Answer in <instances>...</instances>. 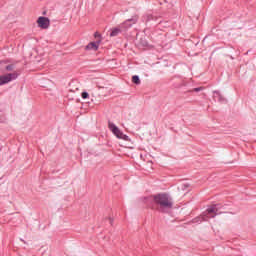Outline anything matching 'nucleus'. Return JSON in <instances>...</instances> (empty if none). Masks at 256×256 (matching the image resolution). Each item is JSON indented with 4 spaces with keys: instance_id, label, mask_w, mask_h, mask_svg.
I'll use <instances>...</instances> for the list:
<instances>
[{
    "instance_id": "obj_1",
    "label": "nucleus",
    "mask_w": 256,
    "mask_h": 256,
    "mask_svg": "<svg viewBox=\"0 0 256 256\" xmlns=\"http://www.w3.org/2000/svg\"><path fill=\"white\" fill-rule=\"evenodd\" d=\"M154 202L159 205L161 209H171L173 207V200L167 194H158L154 196Z\"/></svg>"
},
{
    "instance_id": "obj_2",
    "label": "nucleus",
    "mask_w": 256,
    "mask_h": 256,
    "mask_svg": "<svg viewBox=\"0 0 256 256\" xmlns=\"http://www.w3.org/2000/svg\"><path fill=\"white\" fill-rule=\"evenodd\" d=\"M108 128H109L110 131L113 133V135H115V137H117V139H122L123 141H131V139L129 138V136L125 135V134L119 129V127H117V125L113 124V122H109V123H108Z\"/></svg>"
},
{
    "instance_id": "obj_3",
    "label": "nucleus",
    "mask_w": 256,
    "mask_h": 256,
    "mask_svg": "<svg viewBox=\"0 0 256 256\" xmlns=\"http://www.w3.org/2000/svg\"><path fill=\"white\" fill-rule=\"evenodd\" d=\"M14 79H17V73H10L0 76V86L6 85V83H11Z\"/></svg>"
},
{
    "instance_id": "obj_4",
    "label": "nucleus",
    "mask_w": 256,
    "mask_h": 256,
    "mask_svg": "<svg viewBox=\"0 0 256 256\" xmlns=\"http://www.w3.org/2000/svg\"><path fill=\"white\" fill-rule=\"evenodd\" d=\"M37 25L40 29H49L51 21L47 17L40 16L37 20Z\"/></svg>"
},
{
    "instance_id": "obj_5",
    "label": "nucleus",
    "mask_w": 256,
    "mask_h": 256,
    "mask_svg": "<svg viewBox=\"0 0 256 256\" xmlns=\"http://www.w3.org/2000/svg\"><path fill=\"white\" fill-rule=\"evenodd\" d=\"M205 217L208 219H211L217 215V206L213 205L210 206L205 212H204Z\"/></svg>"
},
{
    "instance_id": "obj_6",
    "label": "nucleus",
    "mask_w": 256,
    "mask_h": 256,
    "mask_svg": "<svg viewBox=\"0 0 256 256\" xmlns=\"http://www.w3.org/2000/svg\"><path fill=\"white\" fill-rule=\"evenodd\" d=\"M101 43V39L97 40L96 42H90L87 46L86 49L90 51H97L99 49V44Z\"/></svg>"
},
{
    "instance_id": "obj_7",
    "label": "nucleus",
    "mask_w": 256,
    "mask_h": 256,
    "mask_svg": "<svg viewBox=\"0 0 256 256\" xmlns=\"http://www.w3.org/2000/svg\"><path fill=\"white\" fill-rule=\"evenodd\" d=\"M119 33H121V26L112 28L110 37H117V35H119Z\"/></svg>"
},
{
    "instance_id": "obj_8",
    "label": "nucleus",
    "mask_w": 256,
    "mask_h": 256,
    "mask_svg": "<svg viewBox=\"0 0 256 256\" xmlns=\"http://www.w3.org/2000/svg\"><path fill=\"white\" fill-rule=\"evenodd\" d=\"M132 82H134L135 85H141V79H139V76L137 75L132 77Z\"/></svg>"
},
{
    "instance_id": "obj_9",
    "label": "nucleus",
    "mask_w": 256,
    "mask_h": 256,
    "mask_svg": "<svg viewBox=\"0 0 256 256\" xmlns=\"http://www.w3.org/2000/svg\"><path fill=\"white\" fill-rule=\"evenodd\" d=\"M7 121V117L5 116V113L0 112V123H5Z\"/></svg>"
},
{
    "instance_id": "obj_10",
    "label": "nucleus",
    "mask_w": 256,
    "mask_h": 256,
    "mask_svg": "<svg viewBox=\"0 0 256 256\" xmlns=\"http://www.w3.org/2000/svg\"><path fill=\"white\" fill-rule=\"evenodd\" d=\"M81 97H82V99H89V93L82 92Z\"/></svg>"
},
{
    "instance_id": "obj_11",
    "label": "nucleus",
    "mask_w": 256,
    "mask_h": 256,
    "mask_svg": "<svg viewBox=\"0 0 256 256\" xmlns=\"http://www.w3.org/2000/svg\"><path fill=\"white\" fill-rule=\"evenodd\" d=\"M129 21H132V23H137V17L132 18V19H130V20H127V21L125 22V25H128V24H129Z\"/></svg>"
},
{
    "instance_id": "obj_12",
    "label": "nucleus",
    "mask_w": 256,
    "mask_h": 256,
    "mask_svg": "<svg viewBox=\"0 0 256 256\" xmlns=\"http://www.w3.org/2000/svg\"><path fill=\"white\" fill-rule=\"evenodd\" d=\"M194 91L196 93H199V91H203V87L194 88Z\"/></svg>"
},
{
    "instance_id": "obj_13",
    "label": "nucleus",
    "mask_w": 256,
    "mask_h": 256,
    "mask_svg": "<svg viewBox=\"0 0 256 256\" xmlns=\"http://www.w3.org/2000/svg\"><path fill=\"white\" fill-rule=\"evenodd\" d=\"M6 70H7V71H13V65H8V66L6 67Z\"/></svg>"
},
{
    "instance_id": "obj_14",
    "label": "nucleus",
    "mask_w": 256,
    "mask_h": 256,
    "mask_svg": "<svg viewBox=\"0 0 256 256\" xmlns=\"http://www.w3.org/2000/svg\"><path fill=\"white\" fill-rule=\"evenodd\" d=\"M94 37L97 39V37H101V34H98L97 32L94 34Z\"/></svg>"
}]
</instances>
